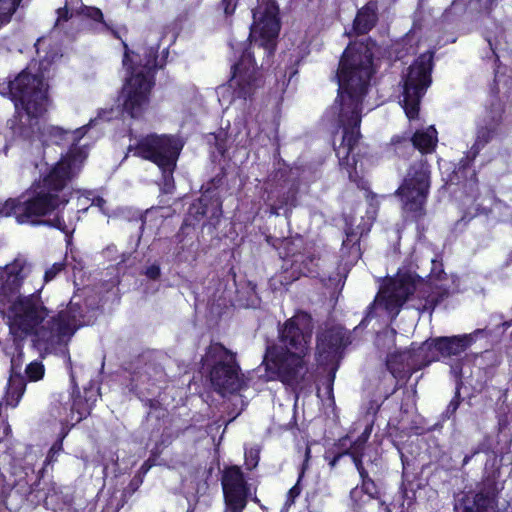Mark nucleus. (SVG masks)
Listing matches in <instances>:
<instances>
[{"instance_id": "11", "label": "nucleus", "mask_w": 512, "mask_h": 512, "mask_svg": "<svg viewBox=\"0 0 512 512\" xmlns=\"http://www.w3.org/2000/svg\"><path fill=\"white\" fill-rule=\"evenodd\" d=\"M230 46L236 53H241L239 61L232 66L230 86L237 98H251L263 84L262 75L253 59L255 51L247 49L246 42L231 40Z\"/></svg>"}, {"instance_id": "35", "label": "nucleus", "mask_w": 512, "mask_h": 512, "mask_svg": "<svg viewBox=\"0 0 512 512\" xmlns=\"http://www.w3.org/2000/svg\"><path fill=\"white\" fill-rule=\"evenodd\" d=\"M44 366L39 361H32L25 369V374L30 381H38L44 376Z\"/></svg>"}, {"instance_id": "32", "label": "nucleus", "mask_w": 512, "mask_h": 512, "mask_svg": "<svg viewBox=\"0 0 512 512\" xmlns=\"http://www.w3.org/2000/svg\"><path fill=\"white\" fill-rule=\"evenodd\" d=\"M20 0H0V28L9 23Z\"/></svg>"}, {"instance_id": "27", "label": "nucleus", "mask_w": 512, "mask_h": 512, "mask_svg": "<svg viewBox=\"0 0 512 512\" xmlns=\"http://www.w3.org/2000/svg\"><path fill=\"white\" fill-rule=\"evenodd\" d=\"M98 396V390L90 387L84 389V396L78 395L73 398L71 412L72 414L77 413L78 416L75 419L76 422L81 421L83 418L90 414V411L97 401Z\"/></svg>"}, {"instance_id": "23", "label": "nucleus", "mask_w": 512, "mask_h": 512, "mask_svg": "<svg viewBox=\"0 0 512 512\" xmlns=\"http://www.w3.org/2000/svg\"><path fill=\"white\" fill-rule=\"evenodd\" d=\"M473 342L472 335H461L451 337H437L427 340L419 346L420 354L434 355L435 360L439 356L452 357L463 353Z\"/></svg>"}, {"instance_id": "10", "label": "nucleus", "mask_w": 512, "mask_h": 512, "mask_svg": "<svg viewBox=\"0 0 512 512\" xmlns=\"http://www.w3.org/2000/svg\"><path fill=\"white\" fill-rule=\"evenodd\" d=\"M432 53L420 55L403 76L402 107L409 119L418 116L421 98L431 84Z\"/></svg>"}, {"instance_id": "61", "label": "nucleus", "mask_w": 512, "mask_h": 512, "mask_svg": "<svg viewBox=\"0 0 512 512\" xmlns=\"http://www.w3.org/2000/svg\"><path fill=\"white\" fill-rule=\"evenodd\" d=\"M397 389H398V386L396 385V386L394 387V390H393V392H392V393H394Z\"/></svg>"}, {"instance_id": "29", "label": "nucleus", "mask_w": 512, "mask_h": 512, "mask_svg": "<svg viewBox=\"0 0 512 512\" xmlns=\"http://www.w3.org/2000/svg\"><path fill=\"white\" fill-rule=\"evenodd\" d=\"M357 471L361 477L362 484L361 486H356L353 488V496L359 498V495H362L361 493L364 491L368 496L373 498L374 501H378V488L374 481L369 477L367 470L364 468V466H360Z\"/></svg>"}, {"instance_id": "45", "label": "nucleus", "mask_w": 512, "mask_h": 512, "mask_svg": "<svg viewBox=\"0 0 512 512\" xmlns=\"http://www.w3.org/2000/svg\"><path fill=\"white\" fill-rule=\"evenodd\" d=\"M238 0H222V6L226 15H231L235 11Z\"/></svg>"}, {"instance_id": "14", "label": "nucleus", "mask_w": 512, "mask_h": 512, "mask_svg": "<svg viewBox=\"0 0 512 512\" xmlns=\"http://www.w3.org/2000/svg\"><path fill=\"white\" fill-rule=\"evenodd\" d=\"M31 265L24 258H17L13 263L0 270V306L5 308L14 301L24 297L20 294L23 280L29 275Z\"/></svg>"}, {"instance_id": "12", "label": "nucleus", "mask_w": 512, "mask_h": 512, "mask_svg": "<svg viewBox=\"0 0 512 512\" xmlns=\"http://www.w3.org/2000/svg\"><path fill=\"white\" fill-rule=\"evenodd\" d=\"M430 188V171L426 161L414 163L396 191L400 196L403 209L421 213Z\"/></svg>"}, {"instance_id": "55", "label": "nucleus", "mask_w": 512, "mask_h": 512, "mask_svg": "<svg viewBox=\"0 0 512 512\" xmlns=\"http://www.w3.org/2000/svg\"><path fill=\"white\" fill-rule=\"evenodd\" d=\"M347 441H348V437L342 438V439L340 440V446H341L342 448L346 447Z\"/></svg>"}, {"instance_id": "59", "label": "nucleus", "mask_w": 512, "mask_h": 512, "mask_svg": "<svg viewBox=\"0 0 512 512\" xmlns=\"http://www.w3.org/2000/svg\"><path fill=\"white\" fill-rule=\"evenodd\" d=\"M366 323H368V321H367ZM366 325H367V324H365L363 327H365ZM359 327H362V326L359 324V326H356V327H355V330H358V329H359Z\"/></svg>"}, {"instance_id": "60", "label": "nucleus", "mask_w": 512, "mask_h": 512, "mask_svg": "<svg viewBox=\"0 0 512 512\" xmlns=\"http://www.w3.org/2000/svg\"><path fill=\"white\" fill-rule=\"evenodd\" d=\"M366 323H368V321H367ZM366 325H367V324H365L363 327H365ZM359 327H362V326L359 324V326H356V327H355V330H358V329H359Z\"/></svg>"}, {"instance_id": "56", "label": "nucleus", "mask_w": 512, "mask_h": 512, "mask_svg": "<svg viewBox=\"0 0 512 512\" xmlns=\"http://www.w3.org/2000/svg\"><path fill=\"white\" fill-rule=\"evenodd\" d=\"M395 335V330H391L390 332H386L385 336L393 337Z\"/></svg>"}, {"instance_id": "13", "label": "nucleus", "mask_w": 512, "mask_h": 512, "mask_svg": "<svg viewBox=\"0 0 512 512\" xmlns=\"http://www.w3.org/2000/svg\"><path fill=\"white\" fill-rule=\"evenodd\" d=\"M280 30V24L276 16L274 3H268L264 9L261 7L253 10V24L247 40H250V51L257 47L268 58L274 51V39Z\"/></svg>"}, {"instance_id": "57", "label": "nucleus", "mask_w": 512, "mask_h": 512, "mask_svg": "<svg viewBox=\"0 0 512 512\" xmlns=\"http://www.w3.org/2000/svg\"><path fill=\"white\" fill-rule=\"evenodd\" d=\"M458 1H459V0H454V1H453V3H452V5H451V8H450V9H452V8H453V7H455V6H457Z\"/></svg>"}, {"instance_id": "2", "label": "nucleus", "mask_w": 512, "mask_h": 512, "mask_svg": "<svg viewBox=\"0 0 512 512\" xmlns=\"http://www.w3.org/2000/svg\"><path fill=\"white\" fill-rule=\"evenodd\" d=\"M375 72L370 43L356 42L344 51L337 71L338 96L332 106L339 126L343 128L341 143L335 146L341 171L351 182L358 183L356 159L353 152L360 138L362 103ZM359 186V184H357Z\"/></svg>"}, {"instance_id": "50", "label": "nucleus", "mask_w": 512, "mask_h": 512, "mask_svg": "<svg viewBox=\"0 0 512 512\" xmlns=\"http://www.w3.org/2000/svg\"><path fill=\"white\" fill-rule=\"evenodd\" d=\"M344 455H345V454H344V451H343V452L338 453L337 455H335V456L333 457V459L329 462L330 467H331V468H334V467L337 465V463H338V461L340 460V458H341L342 456H344Z\"/></svg>"}, {"instance_id": "58", "label": "nucleus", "mask_w": 512, "mask_h": 512, "mask_svg": "<svg viewBox=\"0 0 512 512\" xmlns=\"http://www.w3.org/2000/svg\"><path fill=\"white\" fill-rule=\"evenodd\" d=\"M127 60H128V54H125V57L123 60L124 65H127Z\"/></svg>"}, {"instance_id": "39", "label": "nucleus", "mask_w": 512, "mask_h": 512, "mask_svg": "<svg viewBox=\"0 0 512 512\" xmlns=\"http://www.w3.org/2000/svg\"><path fill=\"white\" fill-rule=\"evenodd\" d=\"M450 371L456 381V394H460L462 386V362L460 360L450 364Z\"/></svg>"}, {"instance_id": "46", "label": "nucleus", "mask_w": 512, "mask_h": 512, "mask_svg": "<svg viewBox=\"0 0 512 512\" xmlns=\"http://www.w3.org/2000/svg\"><path fill=\"white\" fill-rule=\"evenodd\" d=\"M129 7L135 10L146 9L148 6L147 0H130Z\"/></svg>"}, {"instance_id": "33", "label": "nucleus", "mask_w": 512, "mask_h": 512, "mask_svg": "<svg viewBox=\"0 0 512 512\" xmlns=\"http://www.w3.org/2000/svg\"><path fill=\"white\" fill-rule=\"evenodd\" d=\"M310 453H311V449L309 446H306V449H305V459H304V462L302 464V467H301V472L299 474V478H298V481L297 483L289 490L288 492V500L287 502H289L290 504H292L295 500V498H297L300 493H301V488H300V481H301V478L303 477L304 475V472L308 466V461L310 459Z\"/></svg>"}, {"instance_id": "54", "label": "nucleus", "mask_w": 512, "mask_h": 512, "mask_svg": "<svg viewBox=\"0 0 512 512\" xmlns=\"http://www.w3.org/2000/svg\"><path fill=\"white\" fill-rule=\"evenodd\" d=\"M369 436H370V430L365 429V431L360 436H358L357 439H363V442L367 443Z\"/></svg>"}, {"instance_id": "17", "label": "nucleus", "mask_w": 512, "mask_h": 512, "mask_svg": "<svg viewBox=\"0 0 512 512\" xmlns=\"http://www.w3.org/2000/svg\"><path fill=\"white\" fill-rule=\"evenodd\" d=\"M350 343V336L341 326L330 327L317 336V361L320 365L337 362L341 349Z\"/></svg>"}, {"instance_id": "42", "label": "nucleus", "mask_w": 512, "mask_h": 512, "mask_svg": "<svg viewBox=\"0 0 512 512\" xmlns=\"http://www.w3.org/2000/svg\"><path fill=\"white\" fill-rule=\"evenodd\" d=\"M459 397H460V394L457 396V394L455 393L454 398L448 404L446 411H445V414L448 418L451 417L452 415H454V413L458 409L459 404H460Z\"/></svg>"}, {"instance_id": "4", "label": "nucleus", "mask_w": 512, "mask_h": 512, "mask_svg": "<svg viewBox=\"0 0 512 512\" xmlns=\"http://www.w3.org/2000/svg\"><path fill=\"white\" fill-rule=\"evenodd\" d=\"M311 316L303 311L296 313L279 327L278 342L266 345L262 364L265 379H278L296 387L307 372L305 357L310 351L313 333Z\"/></svg>"}, {"instance_id": "51", "label": "nucleus", "mask_w": 512, "mask_h": 512, "mask_svg": "<svg viewBox=\"0 0 512 512\" xmlns=\"http://www.w3.org/2000/svg\"><path fill=\"white\" fill-rule=\"evenodd\" d=\"M480 452V448H476L470 455H466L463 459V465H466L469 463V461L472 459L473 456L478 454Z\"/></svg>"}, {"instance_id": "38", "label": "nucleus", "mask_w": 512, "mask_h": 512, "mask_svg": "<svg viewBox=\"0 0 512 512\" xmlns=\"http://www.w3.org/2000/svg\"><path fill=\"white\" fill-rule=\"evenodd\" d=\"M259 454L260 450L259 448H250L246 450L245 452V464L247 466V469L252 470L256 468L259 462Z\"/></svg>"}, {"instance_id": "34", "label": "nucleus", "mask_w": 512, "mask_h": 512, "mask_svg": "<svg viewBox=\"0 0 512 512\" xmlns=\"http://www.w3.org/2000/svg\"><path fill=\"white\" fill-rule=\"evenodd\" d=\"M361 494L362 495H359L360 496L359 498H356L353 496V489L350 492V498L353 502V508L356 511L361 512V511L365 510L366 507H372V506H375L376 504L382 505V503L380 501H374L373 498L368 496L364 491Z\"/></svg>"}, {"instance_id": "52", "label": "nucleus", "mask_w": 512, "mask_h": 512, "mask_svg": "<svg viewBox=\"0 0 512 512\" xmlns=\"http://www.w3.org/2000/svg\"><path fill=\"white\" fill-rule=\"evenodd\" d=\"M150 469V465L148 464V462H145L139 469L138 473L137 474H140L142 475V477L148 472V470Z\"/></svg>"}, {"instance_id": "36", "label": "nucleus", "mask_w": 512, "mask_h": 512, "mask_svg": "<svg viewBox=\"0 0 512 512\" xmlns=\"http://www.w3.org/2000/svg\"><path fill=\"white\" fill-rule=\"evenodd\" d=\"M502 113L503 109L499 103L492 104V108L489 112V115L487 116L485 125L489 127H495V130H497V127L499 126L502 120Z\"/></svg>"}, {"instance_id": "28", "label": "nucleus", "mask_w": 512, "mask_h": 512, "mask_svg": "<svg viewBox=\"0 0 512 512\" xmlns=\"http://www.w3.org/2000/svg\"><path fill=\"white\" fill-rule=\"evenodd\" d=\"M436 142L437 132L433 126L428 127L426 130L416 131L412 138L413 147L425 153L431 152L436 146Z\"/></svg>"}, {"instance_id": "8", "label": "nucleus", "mask_w": 512, "mask_h": 512, "mask_svg": "<svg viewBox=\"0 0 512 512\" xmlns=\"http://www.w3.org/2000/svg\"><path fill=\"white\" fill-rule=\"evenodd\" d=\"M205 360L207 363H213L210 370V381L215 391L222 396L234 395L246 386L244 375L240 373L235 355L223 345L211 344L207 348Z\"/></svg>"}, {"instance_id": "9", "label": "nucleus", "mask_w": 512, "mask_h": 512, "mask_svg": "<svg viewBox=\"0 0 512 512\" xmlns=\"http://www.w3.org/2000/svg\"><path fill=\"white\" fill-rule=\"evenodd\" d=\"M415 289L416 283L411 275L403 274L390 279L380 288L374 301L368 306L360 325L364 326L367 321L381 317L383 314L392 319L395 318Z\"/></svg>"}, {"instance_id": "5", "label": "nucleus", "mask_w": 512, "mask_h": 512, "mask_svg": "<svg viewBox=\"0 0 512 512\" xmlns=\"http://www.w3.org/2000/svg\"><path fill=\"white\" fill-rule=\"evenodd\" d=\"M29 66L9 84L12 100L15 104L16 117L10 120L15 135L25 139L41 132L39 118L46 112L48 97L44 74L31 73Z\"/></svg>"}, {"instance_id": "25", "label": "nucleus", "mask_w": 512, "mask_h": 512, "mask_svg": "<svg viewBox=\"0 0 512 512\" xmlns=\"http://www.w3.org/2000/svg\"><path fill=\"white\" fill-rule=\"evenodd\" d=\"M378 3L376 0H370L362 7L354 20V30L358 34H365L370 31L378 20Z\"/></svg>"}, {"instance_id": "19", "label": "nucleus", "mask_w": 512, "mask_h": 512, "mask_svg": "<svg viewBox=\"0 0 512 512\" xmlns=\"http://www.w3.org/2000/svg\"><path fill=\"white\" fill-rule=\"evenodd\" d=\"M23 339L14 337L13 345L7 353L11 355L10 377L6 392V403L16 407L26 389V380L21 373L24 362V353L21 345Z\"/></svg>"}, {"instance_id": "21", "label": "nucleus", "mask_w": 512, "mask_h": 512, "mask_svg": "<svg viewBox=\"0 0 512 512\" xmlns=\"http://www.w3.org/2000/svg\"><path fill=\"white\" fill-rule=\"evenodd\" d=\"M163 368L155 362H139L131 374L130 391L137 395L154 394L165 381Z\"/></svg>"}, {"instance_id": "22", "label": "nucleus", "mask_w": 512, "mask_h": 512, "mask_svg": "<svg viewBox=\"0 0 512 512\" xmlns=\"http://www.w3.org/2000/svg\"><path fill=\"white\" fill-rule=\"evenodd\" d=\"M303 246L302 238H296L293 241H285L286 256L291 257V269L293 274L299 276L317 277L319 275L320 258L310 250L304 252L299 249Z\"/></svg>"}, {"instance_id": "53", "label": "nucleus", "mask_w": 512, "mask_h": 512, "mask_svg": "<svg viewBox=\"0 0 512 512\" xmlns=\"http://www.w3.org/2000/svg\"><path fill=\"white\" fill-rule=\"evenodd\" d=\"M369 436H370V430L365 429V431L360 436H358L357 439H363V442L367 443Z\"/></svg>"}, {"instance_id": "18", "label": "nucleus", "mask_w": 512, "mask_h": 512, "mask_svg": "<svg viewBox=\"0 0 512 512\" xmlns=\"http://www.w3.org/2000/svg\"><path fill=\"white\" fill-rule=\"evenodd\" d=\"M497 486L493 479H486L478 492L465 494L455 504L461 512H497Z\"/></svg>"}, {"instance_id": "44", "label": "nucleus", "mask_w": 512, "mask_h": 512, "mask_svg": "<svg viewBox=\"0 0 512 512\" xmlns=\"http://www.w3.org/2000/svg\"><path fill=\"white\" fill-rule=\"evenodd\" d=\"M92 205L93 206H96L100 209V211L104 214V215H108L109 216V209L107 208V201L98 196V197H95L93 200H92Z\"/></svg>"}, {"instance_id": "48", "label": "nucleus", "mask_w": 512, "mask_h": 512, "mask_svg": "<svg viewBox=\"0 0 512 512\" xmlns=\"http://www.w3.org/2000/svg\"><path fill=\"white\" fill-rule=\"evenodd\" d=\"M233 399H234V403H233V405H235V406H236L238 403L241 405V407H240L239 411H238V412L236 413V415L234 416V418H235V417H236V416H238V415L241 413V411L244 409V406L246 405V402L242 399V396H241V395H235Z\"/></svg>"}, {"instance_id": "49", "label": "nucleus", "mask_w": 512, "mask_h": 512, "mask_svg": "<svg viewBox=\"0 0 512 512\" xmlns=\"http://www.w3.org/2000/svg\"><path fill=\"white\" fill-rule=\"evenodd\" d=\"M334 378H335V373L332 371V372H330L328 380H327L328 381V383H327V391H328L329 395L332 393Z\"/></svg>"}, {"instance_id": "47", "label": "nucleus", "mask_w": 512, "mask_h": 512, "mask_svg": "<svg viewBox=\"0 0 512 512\" xmlns=\"http://www.w3.org/2000/svg\"><path fill=\"white\" fill-rule=\"evenodd\" d=\"M493 0H471V4H476L479 10H489Z\"/></svg>"}, {"instance_id": "31", "label": "nucleus", "mask_w": 512, "mask_h": 512, "mask_svg": "<svg viewBox=\"0 0 512 512\" xmlns=\"http://www.w3.org/2000/svg\"><path fill=\"white\" fill-rule=\"evenodd\" d=\"M365 447L366 443L363 442V439H356L350 444L349 448L344 450V454L350 455L352 457L356 469H359L360 466H363L362 457L364 455Z\"/></svg>"}, {"instance_id": "26", "label": "nucleus", "mask_w": 512, "mask_h": 512, "mask_svg": "<svg viewBox=\"0 0 512 512\" xmlns=\"http://www.w3.org/2000/svg\"><path fill=\"white\" fill-rule=\"evenodd\" d=\"M496 133L497 130H495V127H489L487 125L481 126L477 129L474 144L467 152L466 157L461 160L463 168L475 160L480 151L494 138Z\"/></svg>"}, {"instance_id": "30", "label": "nucleus", "mask_w": 512, "mask_h": 512, "mask_svg": "<svg viewBox=\"0 0 512 512\" xmlns=\"http://www.w3.org/2000/svg\"><path fill=\"white\" fill-rule=\"evenodd\" d=\"M448 287L434 284L432 291L426 297L424 309L433 310L443 299L448 297Z\"/></svg>"}, {"instance_id": "7", "label": "nucleus", "mask_w": 512, "mask_h": 512, "mask_svg": "<svg viewBox=\"0 0 512 512\" xmlns=\"http://www.w3.org/2000/svg\"><path fill=\"white\" fill-rule=\"evenodd\" d=\"M144 56V63L141 60L139 64L129 68L131 76L121 94L123 110L132 118L141 116L148 106L153 72L157 67V51L154 48L146 50Z\"/></svg>"}, {"instance_id": "15", "label": "nucleus", "mask_w": 512, "mask_h": 512, "mask_svg": "<svg viewBox=\"0 0 512 512\" xmlns=\"http://www.w3.org/2000/svg\"><path fill=\"white\" fill-rule=\"evenodd\" d=\"M73 0H66L64 7L57 9V19L55 28L62 30L68 35H74V28H79L84 20H91L94 23V29L97 31H107L110 29L104 21L103 13L99 8L92 6H83L81 10L70 12L68 5Z\"/></svg>"}, {"instance_id": "1", "label": "nucleus", "mask_w": 512, "mask_h": 512, "mask_svg": "<svg viewBox=\"0 0 512 512\" xmlns=\"http://www.w3.org/2000/svg\"><path fill=\"white\" fill-rule=\"evenodd\" d=\"M112 114L113 109L100 110L96 118L75 130H64L58 126L44 127L40 134L47 146L49 143L70 144L73 148L34 182L25 195L18 199H8L2 205L0 215L14 216L20 224H46L69 234L70 227L60 216V212L72 194L69 183L79 173L87 157L83 149L75 146L85 135L88 127L96 125L100 119L110 120Z\"/></svg>"}, {"instance_id": "6", "label": "nucleus", "mask_w": 512, "mask_h": 512, "mask_svg": "<svg viewBox=\"0 0 512 512\" xmlns=\"http://www.w3.org/2000/svg\"><path fill=\"white\" fill-rule=\"evenodd\" d=\"M182 148L173 136L151 134L143 137L135 146V155L154 162L162 172V190L170 193L174 188L173 172ZM133 147L129 146V151Z\"/></svg>"}, {"instance_id": "40", "label": "nucleus", "mask_w": 512, "mask_h": 512, "mask_svg": "<svg viewBox=\"0 0 512 512\" xmlns=\"http://www.w3.org/2000/svg\"><path fill=\"white\" fill-rule=\"evenodd\" d=\"M142 483H143L142 475L136 474L132 478V480L130 481L128 486L124 489L123 494H122L123 497H130L132 494H134L139 489V487L141 486Z\"/></svg>"}, {"instance_id": "24", "label": "nucleus", "mask_w": 512, "mask_h": 512, "mask_svg": "<svg viewBox=\"0 0 512 512\" xmlns=\"http://www.w3.org/2000/svg\"><path fill=\"white\" fill-rule=\"evenodd\" d=\"M364 230L357 226L353 228L348 226L345 229V239L342 243L341 253L342 257H347L346 264H353L361 258L360 238Z\"/></svg>"}, {"instance_id": "37", "label": "nucleus", "mask_w": 512, "mask_h": 512, "mask_svg": "<svg viewBox=\"0 0 512 512\" xmlns=\"http://www.w3.org/2000/svg\"><path fill=\"white\" fill-rule=\"evenodd\" d=\"M67 266L66 260L56 262L51 266L47 267L44 272V282L48 283L55 279Z\"/></svg>"}, {"instance_id": "41", "label": "nucleus", "mask_w": 512, "mask_h": 512, "mask_svg": "<svg viewBox=\"0 0 512 512\" xmlns=\"http://www.w3.org/2000/svg\"><path fill=\"white\" fill-rule=\"evenodd\" d=\"M212 138L215 141L216 149L218 150V152L222 156H224L225 152H226V149H227V146H226V141H227L226 133L224 131H220L218 134L213 135Z\"/></svg>"}, {"instance_id": "3", "label": "nucleus", "mask_w": 512, "mask_h": 512, "mask_svg": "<svg viewBox=\"0 0 512 512\" xmlns=\"http://www.w3.org/2000/svg\"><path fill=\"white\" fill-rule=\"evenodd\" d=\"M4 309L8 312L13 337L25 339L34 335L35 346L47 353L62 350L77 329L93 324L98 316V308L87 300L82 303L79 296H74L65 310L50 318H47L48 310L34 293Z\"/></svg>"}, {"instance_id": "43", "label": "nucleus", "mask_w": 512, "mask_h": 512, "mask_svg": "<svg viewBox=\"0 0 512 512\" xmlns=\"http://www.w3.org/2000/svg\"><path fill=\"white\" fill-rule=\"evenodd\" d=\"M144 274L152 280H156L160 277L161 271L160 267L157 264H152L151 266L147 267Z\"/></svg>"}, {"instance_id": "20", "label": "nucleus", "mask_w": 512, "mask_h": 512, "mask_svg": "<svg viewBox=\"0 0 512 512\" xmlns=\"http://www.w3.org/2000/svg\"><path fill=\"white\" fill-rule=\"evenodd\" d=\"M222 487L227 511L242 512L247 504L248 489L243 473L238 467L225 470Z\"/></svg>"}, {"instance_id": "62", "label": "nucleus", "mask_w": 512, "mask_h": 512, "mask_svg": "<svg viewBox=\"0 0 512 512\" xmlns=\"http://www.w3.org/2000/svg\"><path fill=\"white\" fill-rule=\"evenodd\" d=\"M489 46L492 48V43L490 40H488Z\"/></svg>"}, {"instance_id": "16", "label": "nucleus", "mask_w": 512, "mask_h": 512, "mask_svg": "<svg viewBox=\"0 0 512 512\" xmlns=\"http://www.w3.org/2000/svg\"><path fill=\"white\" fill-rule=\"evenodd\" d=\"M419 346L412 347L409 350L389 354L386 360L388 370L394 378L398 380L409 379L416 370H419L432 361H435L434 355L420 354Z\"/></svg>"}, {"instance_id": "63", "label": "nucleus", "mask_w": 512, "mask_h": 512, "mask_svg": "<svg viewBox=\"0 0 512 512\" xmlns=\"http://www.w3.org/2000/svg\"><path fill=\"white\" fill-rule=\"evenodd\" d=\"M508 209L510 210V212H511V214H512V209H510V208H508Z\"/></svg>"}]
</instances>
